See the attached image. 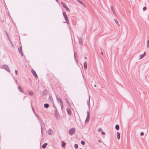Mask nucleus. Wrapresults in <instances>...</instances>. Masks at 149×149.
I'll use <instances>...</instances> for the list:
<instances>
[{"instance_id": "nucleus-1", "label": "nucleus", "mask_w": 149, "mask_h": 149, "mask_svg": "<svg viewBox=\"0 0 149 149\" xmlns=\"http://www.w3.org/2000/svg\"><path fill=\"white\" fill-rule=\"evenodd\" d=\"M54 115L56 117V119L58 120L60 118V116L59 113L57 111V110L56 109V110H54Z\"/></svg>"}, {"instance_id": "nucleus-2", "label": "nucleus", "mask_w": 149, "mask_h": 149, "mask_svg": "<svg viewBox=\"0 0 149 149\" xmlns=\"http://www.w3.org/2000/svg\"><path fill=\"white\" fill-rule=\"evenodd\" d=\"M75 130L76 129L74 128H72L70 129L69 131L70 134L71 135L73 134L75 132Z\"/></svg>"}, {"instance_id": "nucleus-3", "label": "nucleus", "mask_w": 149, "mask_h": 149, "mask_svg": "<svg viewBox=\"0 0 149 149\" xmlns=\"http://www.w3.org/2000/svg\"><path fill=\"white\" fill-rule=\"evenodd\" d=\"M61 4L66 9L67 11L68 12L70 11V9L66 5L65 3L63 2H61Z\"/></svg>"}, {"instance_id": "nucleus-4", "label": "nucleus", "mask_w": 149, "mask_h": 149, "mask_svg": "<svg viewBox=\"0 0 149 149\" xmlns=\"http://www.w3.org/2000/svg\"><path fill=\"white\" fill-rule=\"evenodd\" d=\"M32 74H33V75L34 77L36 79L38 78V76L36 74V72L33 70V69H32L31 70Z\"/></svg>"}, {"instance_id": "nucleus-5", "label": "nucleus", "mask_w": 149, "mask_h": 149, "mask_svg": "<svg viewBox=\"0 0 149 149\" xmlns=\"http://www.w3.org/2000/svg\"><path fill=\"white\" fill-rule=\"evenodd\" d=\"M3 68L7 71L8 72H10V70L9 68L8 65H3Z\"/></svg>"}, {"instance_id": "nucleus-6", "label": "nucleus", "mask_w": 149, "mask_h": 149, "mask_svg": "<svg viewBox=\"0 0 149 149\" xmlns=\"http://www.w3.org/2000/svg\"><path fill=\"white\" fill-rule=\"evenodd\" d=\"M18 51L19 54H21V56H23L24 54L22 52V48L21 46L18 48Z\"/></svg>"}, {"instance_id": "nucleus-7", "label": "nucleus", "mask_w": 149, "mask_h": 149, "mask_svg": "<svg viewBox=\"0 0 149 149\" xmlns=\"http://www.w3.org/2000/svg\"><path fill=\"white\" fill-rule=\"evenodd\" d=\"M67 111L68 114L70 115L71 116L72 115V112L71 110L69 108L67 109Z\"/></svg>"}, {"instance_id": "nucleus-8", "label": "nucleus", "mask_w": 149, "mask_h": 149, "mask_svg": "<svg viewBox=\"0 0 149 149\" xmlns=\"http://www.w3.org/2000/svg\"><path fill=\"white\" fill-rule=\"evenodd\" d=\"M56 97L57 101V102L58 103H61L62 102V100L60 98L58 97L57 95H56Z\"/></svg>"}, {"instance_id": "nucleus-9", "label": "nucleus", "mask_w": 149, "mask_h": 149, "mask_svg": "<svg viewBox=\"0 0 149 149\" xmlns=\"http://www.w3.org/2000/svg\"><path fill=\"white\" fill-rule=\"evenodd\" d=\"M45 126V124L44 123H41V133L42 134V132H43V127H44Z\"/></svg>"}, {"instance_id": "nucleus-10", "label": "nucleus", "mask_w": 149, "mask_h": 149, "mask_svg": "<svg viewBox=\"0 0 149 149\" xmlns=\"http://www.w3.org/2000/svg\"><path fill=\"white\" fill-rule=\"evenodd\" d=\"M53 131L51 129H49L47 131V133L48 134L50 135L53 134Z\"/></svg>"}, {"instance_id": "nucleus-11", "label": "nucleus", "mask_w": 149, "mask_h": 149, "mask_svg": "<svg viewBox=\"0 0 149 149\" xmlns=\"http://www.w3.org/2000/svg\"><path fill=\"white\" fill-rule=\"evenodd\" d=\"M18 90H19V91L20 92L22 93H23V90L22 89V88L20 86H18Z\"/></svg>"}, {"instance_id": "nucleus-12", "label": "nucleus", "mask_w": 149, "mask_h": 149, "mask_svg": "<svg viewBox=\"0 0 149 149\" xmlns=\"http://www.w3.org/2000/svg\"><path fill=\"white\" fill-rule=\"evenodd\" d=\"M84 68L85 70H86L87 68V63L86 61L84 63Z\"/></svg>"}, {"instance_id": "nucleus-13", "label": "nucleus", "mask_w": 149, "mask_h": 149, "mask_svg": "<svg viewBox=\"0 0 149 149\" xmlns=\"http://www.w3.org/2000/svg\"><path fill=\"white\" fill-rule=\"evenodd\" d=\"M78 38L79 39V43L80 44H82L83 43L82 38Z\"/></svg>"}, {"instance_id": "nucleus-14", "label": "nucleus", "mask_w": 149, "mask_h": 149, "mask_svg": "<svg viewBox=\"0 0 149 149\" xmlns=\"http://www.w3.org/2000/svg\"><path fill=\"white\" fill-rule=\"evenodd\" d=\"M47 91L46 90H45L42 92V94L43 95H46L47 94Z\"/></svg>"}, {"instance_id": "nucleus-15", "label": "nucleus", "mask_w": 149, "mask_h": 149, "mask_svg": "<svg viewBox=\"0 0 149 149\" xmlns=\"http://www.w3.org/2000/svg\"><path fill=\"white\" fill-rule=\"evenodd\" d=\"M47 145V143H44L43 145L42 146V148H43L45 149L46 147V146Z\"/></svg>"}, {"instance_id": "nucleus-16", "label": "nucleus", "mask_w": 149, "mask_h": 149, "mask_svg": "<svg viewBox=\"0 0 149 149\" xmlns=\"http://www.w3.org/2000/svg\"><path fill=\"white\" fill-rule=\"evenodd\" d=\"M90 96H89L88 100L87 101V103L88 107L90 108Z\"/></svg>"}, {"instance_id": "nucleus-17", "label": "nucleus", "mask_w": 149, "mask_h": 149, "mask_svg": "<svg viewBox=\"0 0 149 149\" xmlns=\"http://www.w3.org/2000/svg\"><path fill=\"white\" fill-rule=\"evenodd\" d=\"M90 118V112L88 111H87V116L86 118L89 119Z\"/></svg>"}, {"instance_id": "nucleus-18", "label": "nucleus", "mask_w": 149, "mask_h": 149, "mask_svg": "<svg viewBox=\"0 0 149 149\" xmlns=\"http://www.w3.org/2000/svg\"><path fill=\"white\" fill-rule=\"evenodd\" d=\"M62 145L61 146L62 147H63L65 146L66 145V143L65 142L62 141H61Z\"/></svg>"}, {"instance_id": "nucleus-19", "label": "nucleus", "mask_w": 149, "mask_h": 149, "mask_svg": "<svg viewBox=\"0 0 149 149\" xmlns=\"http://www.w3.org/2000/svg\"><path fill=\"white\" fill-rule=\"evenodd\" d=\"M117 137L118 140L120 139V133L118 132H117Z\"/></svg>"}, {"instance_id": "nucleus-20", "label": "nucleus", "mask_w": 149, "mask_h": 149, "mask_svg": "<svg viewBox=\"0 0 149 149\" xmlns=\"http://www.w3.org/2000/svg\"><path fill=\"white\" fill-rule=\"evenodd\" d=\"M111 9L112 10L114 14H115V12L114 11V9L113 8V6H111Z\"/></svg>"}, {"instance_id": "nucleus-21", "label": "nucleus", "mask_w": 149, "mask_h": 149, "mask_svg": "<svg viewBox=\"0 0 149 149\" xmlns=\"http://www.w3.org/2000/svg\"><path fill=\"white\" fill-rule=\"evenodd\" d=\"M49 106V105L47 103H45L44 104V107L46 108H48Z\"/></svg>"}, {"instance_id": "nucleus-22", "label": "nucleus", "mask_w": 149, "mask_h": 149, "mask_svg": "<svg viewBox=\"0 0 149 149\" xmlns=\"http://www.w3.org/2000/svg\"><path fill=\"white\" fill-rule=\"evenodd\" d=\"M77 1L79 3H80L81 4H82L85 7H86V6H85V5L81 1L79 0H77Z\"/></svg>"}, {"instance_id": "nucleus-23", "label": "nucleus", "mask_w": 149, "mask_h": 149, "mask_svg": "<svg viewBox=\"0 0 149 149\" xmlns=\"http://www.w3.org/2000/svg\"><path fill=\"white\" fill-rule=\"evenodd\" d=\"M145 56L143 54L140 55V57H139V59H141L142 58H143Z\"/></svg>"}, {"instance_id": "nucleus-24", "label": "nucleus", "mask_w": 149, "mask_h": 149, "mask_svg": "<svg viewBox=\"0 0 149 149\" xmlns=\"http://www.w3.org/2000/svg\"><path fill=\"white\" fill-rule=\"evenodd\" d=\"M29 93L31 95H33L34 94L33 92L31 91H29Z\"/></svg>"}, {"instance_id": "nucleus-25", "label": "nucleus", "mask_w": 149, "mask_h": 149, "mask_svg": "<svg viewBox=\"0 0 149 149\" xmlns=\"http://www.w3.org/2000/svg\"><path fill=\"white\" fill-rule=\"evenodd\" d=\"M115 128L116 129L118 130L119 129V125H118L117 124L115 126Z\"/></svg>"}, {"instance_id": "nucleus-26", "label": "nucleus", "mask_w": 149, "mask_h": 149, "mask_svg": "<svg viewBox=\"0 0 149 149\" xmlns=\"http://www.w3.org/2000/svg\"><path fill=\"white\" fill-rule=\"evenodd\" d=\"M114 21L115 22H116V23L118 26H120L119 25V24L118 22V21H117V19H114Z\"/></svg>"}, {"instance_id": "nucleus-27", "label": "nucleus", "mask_w": 149, "mask_h": 149, "mask_svg": "<svg viewBox=\"0 0 149 149\" xmlns=\"http://www.w3.org/2000/svg\"><path fill=\"white\" fill-rule=\"evenodd\" d=\"M63 14L64 17H66L67 16L66 13L65 12L63 13Z\"/></svg>"}, {"instance_id": "nucleus-28", "label": "nucleus", "mask_w": 149, "mask_h": 149, "mask_svg": "<svg viewBox=\"0 0 149 149\" xmlns=\"http://www.w3.org/2000/svg\"><path fill=\"white\" fill-rule=\"evenodd\" d=\"M74 147L75 148L77 149L78 147V145L77 144H75L74 145Z\"/></svg>"}, {"instance_id": "nucleus-29", "label": "nucleus", "mask_w": 149, "mask_h": 149, "mask_svg": "<svg viewBox=\"0 0 149 149\" xmlns=\"http://www.w3.org/2000/svg\"><path fill=\"white\" fill-rule=\"evenodd\" d=\"M147 47L149 48V40H148L147 41Z\"/></svg>"}, {"instance_id": "nucleus-30", "label": "nucleus", "mask_w": 149, "mask_h": 149, "mask_svg": "<svg viewBox=\"0 0 149 149\" xmlns=\"http://www.w3.org/2000/svg\"><path fill=\"white\" fill-rule=\"evenodd\" d=\"M81 143L82 145H84L85 144V142L83 141H81Z\"/></svg>"}, {"instance_id": "nucleus-31", "label": "nucleus", "mask_w": 149, "mask_h": 149, "mask_svg": "<svg viewBox=\"0 0 149 149\" xmlns=\"http://www.w3.org/2000/svg\"><path fill=\"white\" fill-rule=\"evenodd\" d=\"M65 101L67 103L68 105H69V102L68 99H65Z\"/></svg>"}, {"instance_id": "nucleus-32", "label": "nucleus", "mask_w": 149, "mask_h": 149, "mask_svg": "<svg viewBox=\"0 0 149 149\" xmlns=\"http://www.w3.org/2000/svg\"><path fill=\"white\" fill-rule=\"evenodd\" d=\"M146 9H147V7L146 6L143 7V11L146 10Z\"/></svg>"}, {"instance_id": "nucleus-33", "label": "nucleus", "mask_w": 149, "mask_h": 149, "mask_svg": "<svg viewBox=\"0 0 149 149\" xmlns=\"http://www.w3.org/2000/svg\"><path fill=\"white\" fill-rule=\"evenodd\" d=\"M53 107H54V109H55V110H56V109H56V106H55L54 104V103H53Z\"/></svg>"}, {"instance_id": "nucleus-34", "label": "nucleus", "mask_w": 149, "mask_h": 149, "mask_svg": "<svg viewBox=\"0 0 149 149\" xmlns=\"http://www.w3.org/2000/svg\"><path fill=\"white\" fill-rule=\"evenodd\" d=\"M64 18L66 21L68 20L67 16L66 17H64Z\"/></svg>"}, {"instance_id": "nucleus-35", "label": "nucleus", "mask_w": 149, "mask_h": 149, "mask_svg": "<svg viewBox=\"0 0 149 149\" xmlns=\"http://www.w3.org/2000/svg\"><path fill=\"white\" fill-rule=\"evenodd\" d=\"M144 133L143 132H142L140 133V135L141 136H143L144 135Z\"/></svg>"}, {"instance_id": "nucleus-36", "label": "nucleus", "mask_w": 149, "mask_h": 149, "mask_svg": "<svg viewBox=\"0 0 149 149\" xmlns=\"http://www.w3.org/2000/svg\"><path fill=\"white\" fill-rule=\"evenodd\" d=\"M89 119L86 118V119L85 120V123H86L87 122H88L89 121Z\"/></svg>"}, {"instance_id": "nucleus-37", "label": "nucleus", "mask_w": 149, "mask_h": 149, "mask_svg": "<svg viewBox=\"0 0 149 149\" xmlns=\"http://www.w3.org/2000/svg\"><path fill=\"white\" fill-rule=\"evenodd\" d=\"M15 72L16 75H17L18 72V71L17 70H15Z\"/></svg>"}, {"instance_id": "nucleus-38", "label": "nucleus", "mask_w": 149, "mask_h": 149, "mask_svg": "<svg viewBox=\"0 0 149 149\" xmlns=\"http://www.w3.org/2000/svg\"><path fill=\"white\" fill-rule=\"evenodd\" d=\"M60 103V105L61 106H63V102H62Z\"/></svg>"}, {"instance_id": "nucleus-39", "label": "nucleus", "mask_w": 149, "mask_h": 149, "mask_svg": "<svg viewBox=\"0 0 149 149\" xmlns=\"http://www.w3.org/2000/svg\"><path fill=\"white\" fill-rule=\"evenodd\" d=\"M66 21V22L67 24H69V22L68 20Z\"/></svg>"}, {"instance_id": "nucleus-40", "label": "nucleus", "mask_w": 149, "mask_h": 149, "mask_svg": "<svg viewBox=\"0 0 149 149\" xmlns=\"http://www.w3.org/2000/svg\"><path fill=\"white\" fill-rule=\"evenodd\" d=\"M101 133V134L102 135H104V134H105V133L104 132H103V131Z\"/></svg>"}, {"instance_id": "nucleus-41", "label": "nucleus", "mask_w": 149, "mask_h": 149, "mask_svg": "<svg viewBox=\"0 0 149 149\" xmlns=\"http://www.w3.org/2000/svg\"><path fill=\"white\" fill-rule=\"evenodd\" d=\"M75 53L74 52V59H75V60H77V59L76 58V56H75Z\"/></svg>"}, {"instance_id": "nucleus-42", "label": "nucleus", "mask_w": 149, "mask_h": 149, "mask_svg": "<svg viewBox=\"0 0 149 149\" xmlns=\"http://www.w3.org/2000/svg\"><path fill=\"white\" fill-rule=\"evenodd\" d=\"M10 43L11 45L12 46V47H13V43H12V42H11V41H10Z\"/></svg>"}, {"instance_id": "nucleus-43", "label": "nucleus", "mask_w": 149, "mask_h": 149, "mask_svg": "<svg viewBox=\"0 0 149 149\" xmlns=\"http://www.w3.org/2000/svg\"><path fill=\"white\" fill-rule=\"evenodd\" d=\"M7 36V37H8V39L10 41H11V40H10V38H9V36Z\"/></svg>"}, {"instance_id": "nucleus-44", "label": "nucleus", "mask_w": 149, "mask_h": 149, "mask_svg": "<svg viewBox=\"0 0 149 149\" xmlns=\"http://www.w3.org/2000/svg\"><path fill=\"white\" fill-rule=\"evenodd\" d=\"M102 130V129L101 128H99L98 129V131L99 132L101 131Z\"/></svg>"}, {"instance_id": "nucleus-45", "label": "nucleus", "mask_w": 149, "mask_h": 149, "mask_svg": "<svg viewBox=\"0 0 149 149\" xmlns=\"http://www.w3.org/2000/svg\"><path fill=\"white\" fill-rule=\"evenodd\" d=\"M5 32L7 36H8V33H7V32H6V31H5Z\"/></svg>"}, {"instance_id": "nucleus-46", "label": "nucleus", "mask_w": 149, "mask_h": 149, "mask_svg": "<svg viewBox=\"0 0 149 149\" xmlns=\"http://www.w3.org/2000/svg\"><path fill=\"white\" fill-rule=\"evenodd\" d=\"M31 107H32V109L34 113L33 107V106H31Z\"/></svg>"}, {"instance_id": "nucleus-47", "label": "nucleus", "mask_w": 149, "mask_h": 149, "mask_svg": "<svg viewBox=\"0 0 149 149\" xmlns=\"http://www.w3.org/2000/svg\"><path fill=\"white\" fill-rule=\"evenodd\" d=\"M146 53L145 52H144V53L143 54L144 55V56H146Z\"/></svg>"}, {"instance_id": "nucleus-48", "label": "nucleus", "mask_w": 149, "mask_h": 149, "mask_svg": "<svg viewBox=\"0 0 149 149\" xmlns=\"http://www.w3.org/2000/svg\"><path fill=\"white\" fill-rule=\"evenodd\" d=\"M61 110H63V106H61Z\"/></svg>"}, {"instance_id": "nucleus-49", "label": "nucleus", "mask_w": 149, "mask_h": 149, "mask_svg": "<svg viewBox=\"0 0 149 149\" xmlns=\"http://www.w3.org/2000/svg\"><path fill=\"white\" fill-rule=\"evenodd\" d=\"M49 97L50 98V99H52L53 100V98H52V97H51V96H49Z\"/></svg>"}, {"instance_id": "nucleus-50", "label": "nucleus", "mask_w": 149, "mask_h": 149, "mask_svg": "<svg viewBox=\"0 0 149 149\" xmlns=\"http://www.w3.org/2000/svg\"><path fill=\"white\" fill-rule=\"evenodd\" d=\"M101 53L102 55H103V53L102 52H101Z\"/></svg>"}, {"instance_id": "nucleus-51", "label": "nucleus", "mask_w": 149, "mask_h": 149, "mask_svg": "<svg viewBox=\"0 0 149 149\" xmlns=\"http://www.w3.org/2000/svg\"><path fill=\"white\" fill-rule=\"evenodd\" d=\"M15 82H16H16H17V80H15Z\"/></svg>"}, {"instance_id": "nucleus-52", "label": "nucleus", "mask_w": 149, "mask_h": 149, "mask_svg": "<svg viewBox=\"0 0 149 149\" xmlns=\"http://www.w3.org/2000/svg\"><path fill=\"white\" fill-rule=\"evenodd\" d=\"M94 86H95V87H96V85H94Z\"/></svg>"}, {"instance_id": "nucleus-53", "label": "nucleus", "mask_w": 149, "mask_h": 149, "mask_svg": "<svg viewBox=\"0 0 149 149\" xmlns=\"http://www.w3.org/2000/svg\"><path fill=\"white\" fill-rule=\"evenodd\" d=\"M56 1H58V0H55Z\"/></svg>"}, {"instance_id": "nucleus-54", "label": "nucleus", "mask_w": 149, "mask_h": 149, "mask_svg": "<svg viewBox=\"0 0 149 149\" xmlns=\"http://www.w3.org/2000/svg\"><path fill=\"white\" fill-rule=\"evenodd\" d=\"M86 57H85V59H86Z\"/></svg>"}, {"instance_id": "nucleus-55", "label": "nucleus", "mask_w": 149, "mask_h": 149, "mask_svg": "<svg viewBox=\"0 0 149 149\" xmlns=\"http://www.w3.org/2000/svg\"><path fill=\"white\" fill-rule=\"evenodd\" d=\"M38 116V115H37L36 116Z\"/></svg>"}, {"instance_id": "nucleus-56", "label": "nucleus", "mask_w": 149, "mask_h": 149, "mask_svg": "<svg viewBox=\"0 0 149 149\" xmlns=\"http://www.w3.org/2000/svg\"><path fill=\"white\" fill-rule=\"evenodd\" d=\"M99 141L100 142V140H99Z\"/></svg>"}, {"instance_id": "nucleus-57", "label": "nucleus", "mask_w": 149, "mask_h": 149, "mask_svg": "<svg viewBox=\"0 0 149 149\" xmlns=\"http://www.w3.org/2000/svg\"><path fill=\"white\" fill-rule=\"evenodd\" d=\"M79 149H82V148H79Z\"/></svg>"}, {"instance_id": "nucleus-58", "label": "nucleus", "mask_w": 149, "mask_h": 149, "mask_svg": "<svg viewBox=\"0 0 149 149\" xmlns=\"http://www.w3.org/2000/svg\"><path fill=\"white\" fill-rule=\"evenodd\" d=\"M115 149H116V148H115Z\"/></svg>"}]
</instances>
